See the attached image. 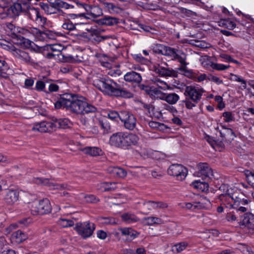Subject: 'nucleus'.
Here are the masks:
<instances>
[{
  "label": "nucleus",
  "instance_id": "nucleus-1",
  "mask_svg": "<svg viewBox=\"0 0 254 254\" xmlns=\"http://www.w3.org/2000/svg\"><path fill=\"white\" fill-rule=\"evenodd\" d=\"M93 85L104 94L111 96L131 98L132 93L106 75H100L93 80Z\"/></svg>",
  "mask_w": 254,
  "mask_h": 254
},
{
  "label": "nucleus",
  "instance_id": "nucleus-2",
  "mask_svg": "<svg viewBox=\"0 0 254 254\" xmlns=\"http://www.w3.org/2000/svg\"><path fill=\"white\" fill-rule=\"evenodd\" d=\"M139 141L138 136L132 133L119 132L113 134L109 140L111 145L128 149L132 145H136Z\"/></svg>",
  "mask_w": 254,
  "mask_h": 254
},
{
  "label": "nucleus",
  "instance_id": "nucleus-3",
  "mask_svg": "<svg viewBox=\"0 0 254 254\" xmlns=\"http://www.w3.org/2000/svg\"><path fill=\"white\" fill-rule=\"evenodd\" d=\"M69 121L67 119H53L50 122L42 121L35 123L31 129L40 132H51L58 128H66L69 127Z\"/></svg>",
  "mask_w": 254,
  "mask_h": 254
},
{
  "label": "nucleus",
  "instance_id": "nucleus-4",
  "mask_svg": "<svg viewBox=\"0 0 254 254\" xmlns=\"http://www.w3.org/2000/svg\"><path fill=\"white\" fill-rule=\"evenodd\" d=\"M68 97V110L77 114L83 113L84 105H85V99L77 94H67Z\"/></svg>",
  "mask_w": 254,
  "mask_h": 254
},
{
  "label": "nucleus",
  "instance_id": "nucleus-5",
  "mask_svg": "<svg viewBox=\"0 0 254 254\" xmlns=\"http://www.w3.org/2000/svg\"><path fill=\"white\" fill-rule=\"evenodd\" d=\"M158 53L178 60L179 62L184 63L185 53L179 49H175L168 46L160 45L158 47Z\"/></svg>",
  "mask_w": 254,
  "mask_h": 254
},
{
  "label": "nucleus",
  "instance_id": "nucleus-6",
  "mask_svg": "<svg viewBox=\"0 0 254 254\" xmlns=\"http://www.w3.org/2000/svg\"><path fill=\"white\" fill-rule=\"evenodd\" d=\"M52 206L48 198H43L38 202H34L31 206V213L33 215H43L51 212Z\"/></svg>",
  "mask_w": 254,
  "mask_h": 254
},
{
  "label": "nucleus",
  "instance_id": "nucleus-7",
  "mask_svg": "<svg viewBox=\"0 0 254 254\" xmlns=\"http://www.w3.org/2000/svg\"><path fill=\"white\" fill-rule=\"evenodd\" d=\"M30 37L33 36L38 41H44L48 39H55L57 37L56 32L52 31L46 30L44 31H41L37 28H30Z\"/></svg>",
  "mask_w": 254,
  "mask_h": 254
},
{
  "label": "nucleus",
  "instance_id": "nucleus-8",
  "mask_svg": "<svg viewBox=\"0 0 254 254\" xmlns=\"http://www.w3.org/2000/svg\"><path fill=\"white\" fill-rule=\"evenodd\" d=\"M204 90L198 86H187L185 88L184 95L186 97L190 99L194 102H199L204 93Z\"/></svg>",
  "mask_w": 254,
  "mask_h": 254
},
{
  "label": "nucleus",
  "instance_id": "nucleus-9",
  "mask_svg": "<svg viewBox=\"0 0 254 254\" xmlns=\"http://www.w3.org/2000/svg\"><path fill=\"white\" fill-rule=\"evenodd\" d=\"M168 173L170 176L176 177L178 180L183 181L188 174V169L182 165L174 164L168 169Z\"/></svg>",
  "mask_w": 254,
  "mask_h": 254
},
{
  "label": "nucleus",
  "instance_id": "nucleus-10",
  "mask_svg": "<svg viewBox=\"0 0 254 254\" xmlns=\"http://www.w3.org/2000/svg\"><path fill=\"white\" fill-rule=\"evenodd\" d=\"M74 229L80 235L86 238L92 235L95 225L93 223L86 221L83 223H77Z\"/></svg>",
  "mask_w": 254,
  "mask_h": 254
},
{
  "label": "nucleus",
  "instance_id": "nucleus-11",
  "mask_svg": "<svg viewBox=\"0 0 254 254\" xmlns=\"http://www.w3.org/2000/svg\"><path fill=\"white\" fill-rule=\"evenodd\" d=\"M154 70L162 77H177L178 72L169 67L167 63H161L154 65Z\"/></svg>",
  "mask_w": 254,
  "mask_h": 254
},
{
  "label": "nucleus",
  "instance_id": "nucleus-12",
  "mask_svg": "<svg viewBox=\"0 0 254 254\" xmlns=\"http://www.w3.org/2000/svg\"><path fill=\"white\" fill-rule=\"evenodd\" d=\"M120 120L124 123L126 128L132 130L136 126V120L131 113L123 111L121 112Z\"/></svg>",
  "mask_w": 254,
  "mask_h": 254
},
{
  "label": "nucleus",
  "instance_id": "nucleus-13",
  "mask_svg": "<svg viewBox=\"0 0 254 254\" xmlns=\"http://www.w3.org/2000/svg\"><path fill=\"white\" fill-rule=\"evenodd\" d=\"M197 171L194 174L197 177H202L203 179L215 178L212 169L206 163H199L197 165Z\"/></svg>",
  "mask_w": 254,
  "mask_h": 254
},
{
  "label": "nucleus",
  "instance_id": "nucleus-14",
  "mask_svg": "<svg viewBox=\"0 0 254 254\" xmlns=\"http://www.w3.org/2000/svg\"><path fill=\"white\" fill-rule=\"evenodd\" d=\"M33 182L37 184H41L48 186L51 189H57L63 190L64 189L69 190V186L66 184H55L53 182H50L49 180L47 179H43L42 178H34Z\"/></svg>",
  "mask_w": 254,
  "mask_h": 254
},
{
  "label": "nucleus",
  "instance_id": "nucleus-15",
  "mask_svg": "<svg viewBox=\"0 0 254 254\" xmlns=\"http://www.w3.org/2000/svg\"><path fill=\"white\" fill-rule=\"evenodd\" d=\"M11 52L16 58L25 64H32L35 63V61L31 58L28 53L22 50L14 48L11 49Z\"/></svg>",
  "mask_w": 254,
  "mask_h": 254
},
{
  "label": "nucleus",
  "instance_id": "nucleus-16",
  "mask_svg": "<svg viewBox=\"0 0 254 254\" xmlns=\"http://www.w3.org/2000/svg\"><path fill=\"white\" fill-rule=\"evenodd\" d=\"M34 20L37 24L41 27H44L46 23L47 18L43 16L40 12L38 8H32L29 13V18Z\"/></svg>",
  "mask_w": 254,
  "mask_h": 254
},
{
  "label": "nucleus",
  "instance_id": "nucleus-17",
  "mask_svg": "<svg viewBox=\"0 0 254 254\" xmlns=\"http://www.w3.org/2000/svg\"><path fill=\"white\" fill-rule=\"evenodd\" d=\"M124 80L132 84H139L142 81L141 74L134 71L127 72L124 76Z\"/></svg>",
  "mask_w": 254,
  "mask_h": 254
},
{
  "label": "nucleus",
  "instance_id": "nucleus-18",
  "mask_svg": "<svg viewBox=\"0 0 254 254\" xmlns=\"http://www.w3.org/2000/svg\"><path fill=\"white\" fill-rule=\"evenodd\" d=\"M19 198V191L17 190H7L4 197L6 203L9 205H13Z\"/></svg>",
  "mask_w": 254,
  "mask_h": 254
},
{
  "label": "nucleus",
  "instance_id": "nucleus-19",
  "mask_svg": "<svg viewBox=\"0 0 254 254\" xmlns=\"http://www.w3.org/2000/svg\"><path fill=\"white\" fill-rule=\"evenodd\" d=\"M7 28L13 35L18 36V34H21L27 37H30V28L25 29L19 27H16L13 24L8 23L7 24Z\"/></svg>",
  "mask_w": 254,
  "mask_h": 254
},
{
  "label": "nucleus",
  "instance_id": "nucleus-20",
  "mask_svg": "<svg viewBox=\"0 0 254 254\" xmlns=\"http://www.w3.org/2000/svg\"><path fill=\"white\" fill-rule=\"evenodd\" d=\"M241 224L248 229L254 231V215L251 213H245L243 216Z\"/></svg>",
  "mask_w": 254,
  "mask_h": 254
},
{
  "label": "nucleus",
  "instance_id": "nucleus-21",
  "mask_svg": "<svg viewBox=\"0 0 254 254\" xmlns=\"http://www.w3.org/2000/svg\"><path fill=\"white\" fill-rule=\"evenodd\" d=\"M107 171L112 176L116 178H124L127 175V172L125 169L118 167H109Z\"/></svg>",
  "mask_w": 254,
  "mask_h": 254
},
{
  "label": "nucleus",
  "instance_id": "nucleus-22",
  "mask_svg": "<svg viewBox=\"0 0 254 254\" xmlns=\"http://www.w3.org/2000/svg\"><path fill=\"white\" fill-rule=\"evenodd\" d=\"M119 230L123 236H126L129 241L134 239L139 235V233L131 228H120Z\"/></svg>",
  "mask_w": 254,
  "mask_h": 254
},
{
  "label": "nucleus",
  "instance_id": "nucleus-23",
  "mask_svg": "<svg viewBox=\"0 0 254 254\" xmlns=\"http://www.w3.org/2000/svg\"><path fill=\"white\" fill-rule=\"evenodd\" d=\"M101 5L102 7L111 14L118 13L120 12V8L113 4L107 1L101 2Z\"/></svg>",
  "mask_w": 254,
  "mask_h": 254
},
{
  "label": "nucleus",
  "instance_id": "nucleus-24",
  "mask_svg": "<svg viewBox=\"0 0 254 254\" xmlns=\"http://www.w3.org/2000/svg\"><path fill=\"white\" fill-rule=\"evenodd\" d=\"M77 4L82 6L87 11H88L90 8L91 15L94 18L98 17L102 14V10L101 8L98 6H93L90 8L88 5L82 3L77 2Z\"/></svg>",
  "mask_w": 254,
  "mask_h": 254
},
{
  "label": "nucleus",
  "instance_id": "nucleus-25",
  "mask_svg": "<svg viewBox=\"0 0 254 254\" xmlns=\"http://www.w3.org/2000/svg\"><path fill=\"white\" fill-rule=\"evenodd\" d=\"M21 7L19 2L15 3L12 5L7 8L8 14L9 17L13 18L17 17L21 12L20 9Z\"/></svg>",
  "mask_w": 254,
  "mask_h": 254
},
{
  "label": "nucleus",
  "instance_id": "nucleus-26",
  "mask_svg": "<svg viewBox=\"0 0 254 254\" xmlns=\"http://www.w3.org/2000/svg\"><path fill=\"white\" fill-rule=\"evenodd\" d=\"M121 218L127 224L133 223L139 220V219L134 214L130 212L123 214L121 215Z\"/></svg>",
  "mask_w": 254,
  "mask_h": 254
},
{
  "label": "nucleus",
  "instance_id": "nucleus-27",
  "mask_svg": "<svg viewBox=\"0 0 254 254\" xmlns=\"http://www.w3.org/2000/svg\"><path fill=\"white\" fill-rule=\"evenodd\" d=\"M116 189L115 183L103 182L99 184L97 186V189L101 191H111Z\"/></svg>",
  "mask_w": 254,
  "mask_h": 254
},
{
  "label": "nucleus",
  "instance_id": "nucleus-28",
  "mask_svg": "<svg viewBox=\"0 0 254 254\" xmlns=\"http://www.w3.org/2000/svg\"><path fill=\"white\" fill-rule=\"evenodd\" d=\"M85 154L92 156H97L102 154V151L97 147H86L82 149Z\"/></svg>",
  "mask_w": 254,
  "mask_h": 254
},
{
  "label": "nucleus",
  "instance_id": "nucleus-29",
  "mask_svg": "<svg viewBox=\"0 0 254 254\" xmlns=\"http://www.w3.org/2000/svg\"><path fill=\"white\" fill-rule=\"evenodd\" d=\"M179 96L175 93H165L164 100L171 105L176 104L179 100Z\"/></svg>",
  "mask_w": 254,
  "mask_h": 254
},
{
  "label": "nucleus",
  "instance_id": "nucleus-30",
  "mask_svg": "<svg viewBox=\"0 0 254 254\" xmlns=\"http://www.w3.org/2000/svg\"><path fill=\"white\" fill-rule=\"evenodd\" d=\"M179 205L182 208L186 209L194 210L195 209H200L201 208V205L200 202H194L193 203L190 202L180 203Z\"/></svg>",
  "mask_w": 254,
  "mask_h": 254
},
{
  "label": "nucleus",
  "instance_id": "nucleus-31",
  "mask_svg": "<svg viewBox=\"0 0 254 254\" xmlns=\"http://www.w3.org/2000/svg\"><path fill=\"white\" fill-rule=\"evenodd\" d=\"M102 24L107 26H113L119 23V19L112 16H105L101 20Z\"/></svg>",
  "mask_w": 254,
  "mask_h": 254
},
{
  "label": "nucleus",
  "instance_id": "nucleus-32",
  "mask_svg": "<svg viewBox=\"0 0 254 254\" xmlns=\"http://www.w3.org/2000/svg\"><path fill=\"white\" fill-rule=\"evenodd\" d=\"M67 102H68V97H67V94H65L59 101H57L55 103V107L56 109H60L63 107V108H65L66 110H68Z\"/></svg>",
  "mask_w": 254,
  "mask_h": 254
},
{
  "label": "nucleus",
  "instance_id": "nucleus-33",
  "mask_svg": "<svg viewBox=\"0 0 254 254\" xmlns=\"http://www.w3.org/2000/svg\"><path fill=\"white\" fill-rule=\"evenodd\" d=\"M39 5L41 8L47 14L57 13V12L55 11L56 8L53 7L51 4L49 5L47 3L40 2Z\"/></svg>",
  "mask_w": 254,
  "mask_h": 254
},
{
  "label": "nucleus",
  "instance_id": "nucleus-34",
  "mask_svg": "<svg viewBox=\"0 0 254 254\" xmlns=\"http://www.w3.org/2000/svg\"><path fill=\"white\" fill-rule=\"evenodd\" d=\"M230 80L233 81H237L241 83L242 89H245L247 88V82L245 80L243 79L240 76L231 73L230 75Z\"/></svg>",
  "mask_w": 254,
  "mask_h": 254
},
{
  "label": "nucleus",
  "instance_id": "nucleus-35",
  "mask_svg": "<svg viewBox=\"0 0 254 254\" xmlns=\"http://www.w3.org/2000/svg\"><path fill=\"white\" fill-rule=\"evenodd\" d=\"M100 223L106 225H116L117 224L116 219L112 217H99L98 218Z\"/></svg>",
  "mask_w": 254,
  "mask_h": 254
},
{
  "label": "nucleus",
  "instance_id": "nucleus-36",
  "mask_svg": "<svg viewBox=\"0 0 254 254\" xmlns=\"http://www.w3.org/2000/svg\"><path fill=\"white\" fill-rule=\"evenodd\" d=\"M12 238L18 243H21L27 238V235L20 230H17L12 234Z\"/></svg>",
  "mask_w": 254,
  "mask_h": 254
},
{
  "label": "nucleus",
  "instance_id": "nucleus-37",
  "mask_svg": "<svg viewBox=\"0 0 254 254\" xmlns=\"http://www.w3.org/2000/svg\"><path fill=\"white\" fill-rule=\"evenodd\" d=\"M165 94V93L162 92L156 88L153 87L152 91H151L150 96L155 99L164 100Z\"/></svg>",
  "mask_w": 254,
  "mask_h": 254
},
{
  "label": "nucleus",
  "instance_id": "nucleus-38",
  "mask_svg": "<svg viewBox=\"0 0 254 254\" xmlns=\"http://www.w3.org/2000/svg\"><path fill=\"white\" fill-rule=\"evenodd\" d=\"M46 48L49 51H51L53 52L57 53V54H56L57 55H59V54L64 49V47L62 45L57 44L48 45L46 47Z\"/></svg>",
  "mask_w": 254,
  "mask_h": 254
},
{
  "label": "nucleus",
  "instance_id": "nucleus-39",
  "mask_svg": "<svg viewBox=\"0 0 254 254\" xmlns=\"http://www.w3.org/2000/svg\"><path fill=\"white\" fill-rule=\"evenodd\" d=\"M244 173L247 182L254 188V172L245 170Z\"/></svg>",
  "mask_w": 254,
  "mask_h": 254
},
{
  "label": "nucleus",
  "instance_id": "nucleus-40",
  "mask_svg": "<svg viewBox=\"0 0 254 254\" xmlns=\"http://www.w3.org/2000/svg\"><path fill=\"white\" fill-rule=\"evenodd\" d=\"M20 4V6L21 7V9H20L21 12H27L28 11V15H29V13L31 12V10L32 8H35L33 7H31L30 2L29 1H21V2H19Z\"/></svg>",
  "mask_w": 254,
  "mask_h": 254
},
{
  "label": "nucleus",
  "instance_id": "nucleus-41",
  "mask_svg": "<svg viewBox=\"0 0 254 254\" xmlns=\"http://www.w3.org/2000/svg\"><path fill=\"white\" fill-rule=\"evenodd\" d=\"M143 208L144 210V213L147 214L152 209H154V201H146L143 203Z\"/></svg>",
  "mask_w": 254,
  "mask_h": 254
},
{
  "label": "nucleus",
  "instance_id": "nucleus-42",
  "mask_svg": "<svg viewBox=\"0 0 254 254\" xmlns=\"http://www.w3.org/2000/svg\"><path fill=\"white\" fill-rule=\"evenodd\" d=\"M146 223L149 225H153L154 224H160L162 223V220L156 217H148L145 218Z\"/></svg>",
  "mask_w": 254,
  "mask_h": 254
},
{
  "label": "nucleus",
  "instance_id": "nucleus-43",
  "mask_svg": "<svg viewBox=\"0 0 254 254\" xmlns=\"http://www.w3.org/2000/svg\"><path fill=\"white\" fill-rule=\"evenodd\" d=\"M191 185L194 188L201 190H203L208 187L207 183L198 180L193 182Z\"/></svg>",
  "mask_w": 254,
  "mask_h": 254
},
{
  "label": "nucleus",
  "instance_id": "nucleus-44",
  "mask_svg": "<svg viewBox=\"0 0 254 254\" xmlns=\"http://www.w3.org/2000/svg\"><path fill=\"white\" fill-rule=\"evenodd\" d=\"M74 6L70 4L66 3L65 1H64L61 0L58 11L59 12V15H64V12L61 9V8H64L65 9H68L69 8H73Z\"/></svg>",
  "mask_w": 254,
  "mask_h": 254
},
{
  "label": "nucleus",
  "instance_id": "nucleus-45",
  "mask_svg": "<svg viewBox=\"0 0 254 254\" xmlns=\"http://www.w3.org/2000/svg\"><path fill=\"white\" fill-rule=\"evenodd\" d=\"M58 224L62 227H67L73 226L74 222L69 219L61 218L58 220Z\"/></svg>",
  "mask_w": 254,
  "mask_h": 254
},
{
  "label": "nucleus",
  "instance_id": "nucleus-46",
  "mask_svg": "<svg viewBox=\"0 0 254 254\" xmlns=\"http://www.w3.org/2000/svg\"><path fill=\"white\" fill-rule=\"evenodd\" d=\"M85 105H84V110L82 114L90 113H95L97 111V108L94 106L88 103L85 101Z\"/></svg>",
  "mask_w": 254,
  "mask_h": 254
},
{
  "label": "nucleus",
  "instance_id": "nucleus-47",
  "mask_svg": "<svg viewBox=\"0 0 254 254\" xmlns=\"http://www.w3.org/2000/svg\"><path fill=\"white\" fill-rule=\"evenodd\" d=\"M62 28L68 32L73 31L75 30V26L69 20H66L62 25Z\"/></svg>",
  "mask_w": 254,
  "mask_h": 254
},
{
  "label": "nucleus",
  "instance_id": "nucleus-48",
  "mask_svg": "<svg viewBox=\"0 0 254 254\" xmlns=\"http://www.w3.org/2000/svg\"><path fill=\"white\" fill-rule=\"evenodd\" d=\"M107 117L110 120L113 121H118L120 120L121 113L119 114L115 111H110L107 113Z\"/></svg>",
  "mask_w": 254,
  "mask_h": 254
},
{
  "label": "nucleus",
  "instance_id": "nucleus-49",
  "mask_svg": "<svg viewBox=\"0 0 254 254\" xmlns=\"http://www.w3.org/2000/svg\"><path fill=\"white\" fill-rule=\"evenodd\" d=\"M81 196L83 197L85 201L88 203H96L99 201V199L93 194H81Z\"/></svg>",
  "mask_w": 254,
  "mask_h": 254
},
{
  "label": "nucleus",
  "instance_id": "nucleus-50",
  "mask_svg": "<svg viewBox=\"0 0 254 254\" xmlns=\"http://www.w3.org/2000/svg\"><path fill=\"white\" fill-rule=\"evenodd\" d=\"M220 23L222 26L230 30H232L236 27L235 23L230 20H223Z\"/></svg>",
  "mask_w": 254,
  "mask_h": 254
},
{
  "label": "nucleus",
  "instance_id": "nucleus-51",
  "mask_svg": "<svg viewBox=\"0 0 254 254\" xmlns=\"http://www.w3.org/2000/svg\"><path fill=\"white\" fill-rule=\"evenodd\" d=\"M99 125L106 132H108L111 130V126L106 119H103L99 121Z\"/></svg>",
  "mask_w": 254,
  "mask_h": 254
},
{
  "label": "nucleus",
  "instance_id": "nucleus-52",
  "mask_svg": "<svg viewBox=\"0 0 254 254\" xmlns=\"http://www.w3.org/2000/svg\"><path fill=\"white\" fill-rule=\"evenodd\" d=\"M187 246L185 243H180L174 245L173 247V251L177 253H180L184 250Z\"/></svg>",
  "mask_w": 254,
  "mask_h": 254
},
{
  "label": "nucleus",
  "instance_id": "nucleus-53",
  "mask_svg": "<svg viewBox=\"0 0 254 254\" xmlns=\"http://www.w3.org/2000/svg\"><path fill=\"white\" fill-rule=\"evenodd\" d=\"M28 219H26L19 221L18 224H12L7 228V230H9V231H11L15 229L18 227V224H23L24 225L26 226L28 224Z\"/></svg>",
  "mask_w": 254,
  "mask_h": 254
},
{
  "label": "nucleus",
  "instance_id": "nucleus-54",
  "mask_svg": "<svg viewBox=\"0 0 254 254\" xmlns=\"http://www.w3.org/2000/svg\"><path fill=\"white\" fill-rule=\"evenodd\" d=\"M185 103L186 107L188 109H192L193 107L196 106V104L198 102H194L188 98L186 97V99L183 101Z\"/></svg>",
  "mask_w": 254,
  "mask_h": 254
},
{
  "label": "nucleus",
  "instance_id": "nucleus-55",
  "mask_svg": "<svg viewBox=\"0 0 254 254\" xmlns=\"http://www.w3.org/2000/svg\"><path fill=\"white\" fill-rule=\"evenodd\" d=\"M154 209H164L168 207V205L166 202L163 201H154Z\"/></svg>",
  "mask_w": 254,
  "mask_h": 254
},
{
  "label": "nucleus",
  "instance_id": "nucleus-56",
  "mask_svg": "<svg viewBox=\"0 0 254 254\" xmlns=\"http://www.w3.org/2000/svg\"><path fill=\"white\" fill-rule=\"evenodd\" d=\"M219 190L222 192V193L220 194L221 196L225 195L230 197V194L229 192L228 186L227 185H221L219 188Z\"/></svg>",
  "mask_w": 254,
  "mask_h": 254
},
{
  "label": "nucleus",
  "instance_id": "nucleus-57",
  "mask_svg": "<svg viewBox=\"0 0 254 254\" xmlns=\"http://www.w3.org/2000/svg\"><path fill=\"white\" fill-rule=\"evenodd\" d=\"M237 249L241 251L244 254H250L249 248L243 244H239Z\"/></svg>",
  "mask_w": 254,
  "mask_h": 254
},
{
  "label": "nucleus",
  "instance_id": "nucleus-58",
  "mask_svg": "<svg viewBox=\"0 0 254 254\" xmlns=\"http://www.w3.org/2000/svg\"><path fill=\"white\" fill-rule=\"evenodd\" d=\"M223 116L224 118V120L225 122L227 123L233 121L235 119L234 116L232 115V114L229 112H225L223 113Z\"/></svg>",
  "mask_w": 254,
  "mask_h": 254
},
{
  "label": "nucleus",
  "instance_id": "nucleus-59",
  "mask_svg": "<svg viewBox=\"0 0 254 254\" xmlns=\"http://www.w3.org/2000/svg\"><path fill=\"white\" fill-rule=\"evenodd\" d=\"M180 12L182 14H183L186 16H191L193 15H195V12L192 11L188 9L185 8L181 7L179 8Z\"/></svg>",
  "mask_w": 254,
  "mask_h": 254
},
{
  "label": "nucleus",
  "instance_id": "nucleus-60",
  "mask_svg": "<svg viewBox=\"0 0 254 254\" xmlns=\"http://www.w3.org/2000/svg\"><path fill=\"white\" fill-rule=\"evenodd\" d=\"M8 68V65L6 62L3 60H0V74L5 73Z\"/></svg>",
  "mask_w": 254,
  "mask_h": 254
},
{
  "label": "nucleus",
  "instance_id": "nucleus-61",
  "mask_svg": "<svg viewBox=\"0 0 254 254\" xmlns=\"http://www.w3.org/2000/svg\"><path fill=\"white\" fill-rule=\"evenodd\" d=\"M139 87L141 90L144 91L147 94L149 95H150L151 91H152L153 89L152 87H150L144 84L139 85Z\"/></svg>",
  "mask_w": 254,
  "mask_h": 254
},
{
  "label": "nucleus",
  "instance_id": "nucleus-62",
  "mask_svg": "<svg viewBox=\"0 0 254 254\" xmlns=\"http://www.w3.org/2000/svg\"><path fill=\"white\" fill-rule=\"evenodd\" d=\"M45 87V84L42 81L39 80L36 83L35 88L38 91H44Z\"/></svg>",
  "mask_w": 254,
  "mask_h": 254
},
{
  "label": "nucleus",
  "instance_id": "nucleus-63",
  "mask_svg": "<svg viewBox=\"0 0 254 254\" xmlns=\"http://www.w3.org/2000/svg\"><path fill=\"white\" fill-rule=\"evenodd\" d=\"M34 83V81L32 78H27L26 79L24 82L25 87L27 88H29L31 87Z\"/></svg>",
  "mask_w": 254,
  "mask_h": 254
},
{
  "label": "nucleus",
  "instance_id": "nucleus-64",
  "mask_svg": "<svg viewBox=\"0 0 254 254\" xmlns=\"http://www.w3.org/2000/svg\"><path fill=\"white\" fill-rule=\"evenodd\" d=\"M97 236L100 239L104 240L107 237V233L103 230H98L97 231Z\"/></svg>",
  "mask_w": 254,
  "mask_h": 254
}]
</instances>
